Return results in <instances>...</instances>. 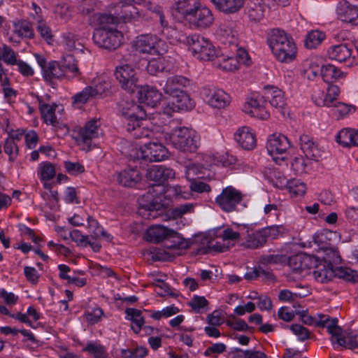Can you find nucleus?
<instances>
[{
  "mask_svg": "<svg viewBox=\"0 0 358 358\" xmlns=\"http://www.w3.org/2000/svg\"><path fill=\"white\" fill-rule=\"evenodd\" d=\"M147 178L155 182L149 187L148 192L138 198V213L145 220H153L162 214V211L170 205L171 200L165 195L166 180L175 177L173 169L162 166H153L148 169Z\"/></svg>",
  "mask_w": 358,
  "mask_h": 358,
  "instance_id": "nucleus-1",
  "label": "nucleus"
},
{
  "mask_svg": "<svg viewBox=\"0 0 358 358\" xmlns=\"http://www.w3.org/2000/svg\"><path fill=\"white\" fill-rule=\"evenodd\" d=\"M268 45L275 58L280 62H290L296 56V46L284 31L273 29L268 37Z\"/></svg>",
  "mask_w": 358,
  "mask_h": 358,
  "instance_id": "nucleus-2",
  "label": "nucleus"
},
{
  "mask_svg": "<svg viewBox=\"0 0 358 358\" xmlns=\"http://www.w3.org/2000/svg\"><path fill=\"white\" fill-rule=\"evenodd\" d=\"M187 45L194 56L199 60L213 61L219 57L220 50L203 36L196 34L189 36Z\"/></svg>",
  "mask_w": 358,
  "mask_h": 358,
  "instance_id": "nucleus-3",
  "label": "nucleus"
},
{
  "mask_svg": "<svg viewBox=\"0 0 358 358\" xmlns=\"http://www.w3.org/2000/svg\"><path fill=\"white\" fill-rule=\"evenodd\" d=\"M136 51L142 54L162 55L167 52L166 43L153 34H142L136 38L133 42Z\"/></svg>",
  "mask_w": 358,
  "mask_h": 358,
  "instance_id": "nucleus-4",
  "label": "nucleus"
},
{
  "mask_svg": "<svg viewBox=\"0 0 358 358\" xmlns=\"http://www.w3.org/2000/svg\"><path fill=\"white\" fill-rule=\"evenodd\" d=\"M122 115L124 117L129 132L140 130L141 121L146 117L145 109L134 101H124L120 105Z\"/></svg>",
  "mask_w": 358,
  "mask_h": 358,
  "instance_id": "nucleus-5",
  "label": "nucleus"
},
{
  "mask_svg": "<svg viewBox=\"0 0 358 358\" xmlns=\"http://www.w3.org/2000/svg\"><path fill=\"white\" fill-rule=\"evenodd\" d=\"M101 122L99 118H92L85 123L83 127H76L73 132L76 140L83 143L87 149H90L94 139L101 134Z\"/></svg>",
  "mask_w": 358,
  "mask_h": 358,
  "instance_id": "nucleus-6",
  "label": "nucleus"
},
{
  "mask_svg": "<svg viewBox=\"0 0 358 358\" xmlns=\"http://www.w3.org/2000/svg\"><path fill=\"white\" fill-rule=\"evenodd\" d=\"M167 155L166 149L160 143L150 142L145 143L139 150L134 151L131 155L134 162L142 160L145 162H159L165 159Z\"/></svg>",
  "mask_w": 358,
  "mask_h": 358,
  "instance_id": "nucleus-7",
  "label": "nucleus"
},
{
  "mask_svg": "<svg viewBox=\"0 0 358 358\" xmlns=\"http://www.w3.org/2000/svg\"><path fill=\"white\" fill-rule=\"evenodd\" d=\"M93 40L99 47L113 50L121 45L123 35L117 29H96L93 34Z\"/></svg>",
  "mask_w": 358,
  "mask_h": 358,
  "instance_id": "nucleus-8",
  "label": "nucleus"
},
{
  "mask_svg": "<svg viewBox=\"0 0 358 358\" xmlns=\"http://www.w3.org/2000/svg\"><path fill=\"white\" fill-rule=\"evenodd\" d=\"M170 141L176 149L184 152H194L198 148L193 132L186 127L176 129Z\"/></svg>",
  "mask_w": 358,
  "mask_h": 358,
  "instance_id": "nucleus-9",
  "label": "nucleus"
},
{
  "mask_svg": "<svg viewBox=\"0 0 358 358\" xmlns=\"http://www.w3.org/2000/svg\"><path fill=\"white\" fill-rule=\"evenodd\" d=\"M243 198L241 192L229 186L222 189V193L215 199V202L222 210L231 213L236 210L237 205L242 201Z\"/></svg>",
  "mask_w": 358,
  "mask_h": 358,
  "instance_id": "nucleus-10",
  "label": "nucleus"
},
{
  "mask_svg": "<svg viewBox=\"0 0 358 358\" xmlns=\"http://www.w3.org/2000/svg\"><path fill=\"white\" fill-rule=\"evenodd\" d=\"M115 75L122 88L130 93L138 88V77L136 71L129 64L116 68Z\"/></svg>",
  "mask_w": 358,
  "mask_h": 358,
  "instance_id": "nucleus-11",
  "label": "nucleus"
},
{
  "mask_svg": "<svg viewBox=\"0 0 358 358\" xmlns=\"http://www.w3.org/2000/svg\"><path fill=\"white\" fill-rule=\"evenodd\" d=\"M186 22L192 28L200 30L206 29L213 25L215 17L209 8L205 6H202L200 3Z\"/></svg>",
  "mask_w": 358,
  "mask_h": 358,
  "instance_id": "nucleus-12",
  "label": "nucleus"
},
{
  "mask_svg": "<svg viewBox=\"0 0 358 358\" xmlns=\"http://www.w3.org/2000/svg\"><path fill=\"white\" fill-rule=\"evenodd\" d=\"M35 57L41 68L43 77L46 82L52 83L54 80L61 79L64 77L62 65L57 62H48L44 57L38 54L35 55Z\"/></svg>",
  "mask_w": 358,
  "mask_h": 358,
  "instance_id": "nucleus-13",
  "label": "nucleus"
},
{
  "mask_svg": "<svg viewBox=\"0 0 358 358\" xmlns=\"http://www.w3.org/2000/svg\"><path fill=\"white\" fill-rule=\"evenodd\" d=\"M204 100L215 108H223L229 104V96L221 89L205 87L203 90Z\"/></svg>",
  "mask_w": 358,
  "mask_h": 358,
  "instance_id": "nucleus-14",
  "label": "nucleus"
},
{
  "mask_svg": "<svg viewBox=\"0 0 358 358\" xmlns=\"http://www.w3.org/2000/svg\"><path fill=\"white\" fill-rule=\"evenodd\" d=\"M262 99L268 101L272 107L282 112L287 106L285 92L275 86H266L263 90Z\"/></svg>",
  "mask_w": 358,
  "mask_h": 358,
  "instance_id": "nucleus-15",
  "label": "nucleus"
},
{
  "mask_svg": "<svg viewBox=\"0 0 358 358\" xmlns=\"http://www.w3.org/2000/svg\"><path fill=\"white\" fill-rule=\"evenodd\" d=\"M339 93L338 87L331 85L328 87L326 94L322 91L316 92L313 96V99L318 106L332 108L334 103L337 102V96Z\"/></svg>",
  "mask_w": 358,
  "mask_h": 358,
  "instance_id": "nucleus-16",
  "label": "nucleus"
},
{
  "mask_svg": "<svg viewBox=\"0 0 358 358\" xmlns=\"http://www.w3.org/2000/svg\"><path fill=\"white\" fill-rule=\"evenodd\" d=\"M290 147L288 138L282 134L271 135L267 142L266 148L269 154L276 160L275 155L283 154Z\"/></svg>",
  "mask_w": 358,
  "mask_h": 358,
  "instance_id": "nucleus-17",
  "label": "nucleus"
},
{
  "mask_svg": "<svg viewBox=\"0 0 358 358\" xmlns=\"http://www.w3.org/2000/svg\"><path fill=\"white\" fill-rule=\"evenodd\" d=\"M336 13L338 18L343 22L358 24V8L349 2L345 0L341 1L338 4Z\"/></svg>",
  "mask_w": 358,
  "mask_h": 358,
  "instance_id": "nucleus-18",
  "label": "nucleus"
},
{
  "mask_svg": "<svg viewBox=\"0 0 358 358\" xmlns=\"http://www.w3.org/2000/svg\"><path fill=\"white\" fill-rule=\"evenodd\" d=\"M189 84V80L182 76H172L167 78L163 87L164 92L171 96L184 91L183 88Z\"/></svg>",
  "mask_w": 358,
  "mask_h": 358,
  "instance_id": "nucleus-19",
  "label": "nucleus"
},
{
  "mask_svg": "<svg viewBox=\"0 0 358 358\" xmlns=\"http://www.w3.org/2000/svg\"><path fill=\"white\" fill-rule=\"evenodd\" d=\"M138 94L139 101L152 108L160 101L162 94L156 89L149 86H138Z\"/></svg>",
  "mask_w": 358,
  "mask_h": 358,
  "instance_id": "nucleus-20",
  "label": "nucleus"
},
{
  "mask_svg": "<svg viewBox=\"0 0 358 358\" xmlns=\"http://www.w3.org/2000/svg\"><path fill=\"white\" fill-rule=\"evenodd\" d=\"M235 139L244 150H250L256 147L255 134L249 127H243L238 129L235 134Z\"/></svg>",
  "mask_w": 358,
  "mask_h": 358,
  "instance_id": "nucleus-21",
  "label": "nucleus"
},
{
  "mask_svg": "<svg viewBox=\"0 0 358 358\" xmlns=\"http://www.w3.org/2000/svg\"><path fill=\"white\" fill-rule=\"evenodd\" d=\"M301 149L306 157L310 160L317 161L320 157V152L313 138L308 135L303 134L299 138Z\"/></svg>",
  "mask_w": 358,
  "mask_h": 358,
  "instance_id": "nucleus-22",
  "label": "nucleus"
},
{
  "mask_svg": "<svg viewBox=\"0 0 358 358\" xmlns=\"http://www.w3.org/2000/svg\"><path fill=\"white\" fill-rule=\"evenodd\" d=\"M262 97L261 99H258L257 97H252L249 99L243 106V111L250 114L251 116L257 117L259 119H267L269 114L262 106Z\"/></svg>",
  "mask_w": 358,
  "mask_h": 358,
  "instance_id": "nucleus-23",
  "label": "nucleus"
},
{
  "mask_svg": "<svg viewBox=\"0 0 358 358\" xmlns=\"http://www.w3.org/2000/svg\"><path fill=\"white\" fill-rule=\"evenodd\" d=\"M215 8L225 14L238 12L243 6L244 0H210Z\"/></svg>",
  "mask_w": 358,
  "mask_h": 358,
  "instance_id": "nucleus-24",
  "label": "nucleus"
},
{
  "mask_svg": "<svg viewBox=\"0 0 358 358\" xmlns=\"http://www.w3.org/2000/svg\"><path fill=\"white\" fill-rule=\"evenodd\" d=\"M175 10L182 15L185 21L199 6V0H174Z\"/></svg>",
  "mask_w": 358,
  "mask_h": 358,
  "instance_id": "nucleus-25",
  "label": "nucleus"
},
{
  "mask_svg": "<svg viewBox=\"0 0 358 358\" xmlns=\"http://www.w3.org/2000/svg\"><path fill=\"white\" fill-rule=\"evenodd\" d=\"M266 243L262 229H259L248 232L242 245L249 249H258L264 247Z\"/></svg>",
  "mask_w": 358,
  "mask_h": 358,
  "instance_id": "nucleus-26",
  "label": "nucleus"
},
{
  "mask_svg": "<svg viewBox=\"0 0 358 358\" xmlns=\"http://www.w3.org/2000/svg\"><path fill=\"white\" fill-rule=\"evenodd\" d=\"M141 180L139 171L135 169H127L118 175L119 182L124 187H134Z\"/></svg>",
  "mask_w": 358,
  "mask_h": 358,
  "instance_id": "nucleus-27",
  "label": "nucleus"
},
{
  "mask_svg": "<svg viewBox=\"0 0 358 358\" xmlns=\"http://www.w3.org/2000/svg\"><path fill=\"white\" fill-rule=\"evenodd\" d=\"M170 229L161 225L150 227L145 235L146 241L152 243H159L166 241Z\"/></svg>",
  "mask_w": 358,
  "mask_h": 358,
  "instance_id": "nucleus-28",
  "label": "nucleus"
},
{
  "mask_svg": "<svg viewBox=\"0 0 358 358\" xmlns=\"http://www.w3.org/2000/svg\"><path fill=\"white\" fill-rule=\"evenodd\" d=\"M164 245L167 249H187L189 247V243L182 238L177 232L170 229Z\"/></svg>",
  "mask_w": 358,
  "mask_h": 358,
  "instance_id": "nucleus-29",
  "label": "nucleus"
},
{
  "mask_svg": "<svg viewBox=\"0 0 358 358\" xmlns=\"http://www.w3.org/2000/svg\"><path fill=\"white\" fill-rule=\"evenodd\" d=\"M331 59L343 62L347 60L352 55V50L346 44H340L331 46L328 50Z\"/></svg>",
  "mask_w": 358,
  "mask_h": 358,
  "instance_id": "nucleus-30",
  "label": "nucleus"
},
{
  "mask_svg": "<svg viewBox=\"0 0 358 358\" xmlns=\"http://www.w3.org/2000/svg\"><path fill=\"white\" fill-rule=\"evenodd\" d=\"M313 274L315 279L321 283L327 282L335 277L334 269L324 262L315 267Z\"/></svg>",
  "mask_w": 358,
  "mask_h": 358,
  "instance_id": "nucleus-31",
  "label": "nucleus"
},
{
  "mask_svg": "<svg viewBox=\"0 0 358 358\" xmlns=\"http://www.w3.org/2000/svg\"><path fill=\"white\" fill-rule=\"evenodd\" d=\"M98 94L99 90L96 88L87 86L72 97V103L77 106L83 105L90 99L96 97Z\"/></svg>",
  "mask_w": 358,
  "mask_h": 358,
  "instance_id": "nucleus-32",
  "label": "nucleus"
},
{
  "mask_svg": "<svg viewBox=\"0 0 358 358\" xmlns=\"http://www.w3.org/2000/svg\"><path fill=\"white\" fill-rule=\"evenodd\" d=\"M173 101L172 104L176 106L178 110H188L193 108L194 106V101L190 98L189 95L185 91L180 92L176 95L172 96Z\"/></svg>",
  "mask_w": 358,
  "mask_h": 358,
  "instance_id": "nucleus-33",
  "label": "nucleus"
},
{
  "mask_svg": "<svg viewBox=\"0 0 358 358\" xmlns=\"http://www.w3.org/2000/svg\"><path fill=\"white\" fill-rule=\"evenodd\" d=\"M320 72L324 81L328 83H333L345 76V74L339 69L331 64L323 66Z\"/></svg>",
  "mask_w": 358,
  "mask_h": 358,
  "instance_id": "nucleus-34",
  "label": "nucleus"
},
{
  "mask_svg": "<svg viewBox=\"0 0 358 358\" xmlns=\"http://www.w3.org/2000/svg\"><path fill=\"white\" fill-rule=\"evenodd\" d=\"M87 221L88 228L90 233V235L89 236L90 238L94 240H97L101 236L106 237L108 239L110 238V236L106 234L96 220L89 216Z\"/></svg>",
  "mask_w": 358,
  "mask_h": 358,
  "instance_id": "nucleus-35",
  "label": "nucleus"
},
{
  "mask_svg": "<svg viewBox=\"0 0 358 358\" xmlns=\"http://www.w3.org/2000/svg\"><path fill=\"white\" fill-rule=\"evenodd\" d=\"M96 20L99 26L96 29H111L114 28L110 26L117 23L118 17L111 14L101 13L96 15Z\"/></svg>",
  "mask_w": 358,
  "mask_h": 358,
  "instance_id": "nucleus-36",
  "label": "nucleus"
},
{
  "mask_svg": "<svg viewBox=\"0 0 358 358\" xmlns=\"http://www.w3.org/2000/svg\"><path fill=\"white\" fill-rule=\"evenodd\" d=\"M39 108L42 117L46 124L52 126H56L58 124L55 108L49 104H43L40 106Z\"/></svg>",
  "mask_w": 358,
  "mask_h": 358,
  "instance_id": "nucleus-37",
  "label": "nucleus"
},
{
  "mask_svg": "<svg viewBox=\"0 0 358 358\" xmlns=\"http://www.w3.org/2000/svg\"><path fill=\"white\" fill-rule=\"evenodd\" d=\"M126 313L132 321V329L135 333H138L144 324V319L141 316V311L135 308H127Z\"/></svg>",
  "mask_w": 358,
  "mask_h": 358,
  "instance_id": "nucleus-38",
  "label": "nucleus"
},
{
  "mask_svg": "<svg viewBox=\"0 0 358 358\" xmlns=\"http://www.w3.org/2000/svg\"><path fill=\"white\" fill-rule=\"evenodd\" d=\"M258 278H262L263 280H273L274 275L271 272L265 271L261 267L252 268L244 275V278L247 280H254Z\"/></svg>",
  "mask_w": 358,
  "mask_h": 358,
  "instance_id": "nucleus-39",
  "label": "nucleus"
},
{
  "mask_svg": "<svg viewBox=\"0 0 358 358\" xmlns=\"http://www.w3.org/2000/svg\"><path fill=\"white\" fill-rule=\"evenodd\" d=\"M162 33L171 41V43H184L187 44L188 36H186L182 33L179 32L172 27L164 28Z\"/></svg>",
  "mask_w": 358,
  "mask_h": 358,
  "instance_id": "nucleus-40",
  "label": "nucleus"
},
{
  "mask_svg": "<svg viewBox=\"0 0 358 358\" xmlns=\"http://www.w3.org/2000/svg\"><path fill=\"white\" fill-rule=\"evenodd\" d=\"M340 346H344L350 349L358 348V334H352L351 333H343L342 336L337 339V343Z\"/></svg>",
  "mask_w": 358,
  "mask_h": 358,
  "instance_id": "nucleus-41",
  "label": "nucleus"
},
{
  "mask_svg": "<svg viewBox=\"0 0 358 358\" xmlns=\"http://www.w3.org/2000/svg\"><path fill=\"white\" fill-rule=\"evenodd\" d=\"M14 28V32L19 36L29 38L34 37L31 24L27 21L21 20L15 23Z\"/></svg>",
  "mask_w": 358,
  "mask_h": 358,
  "instance_id": "nucleus-42",
  "label": "nucleus"
},
{
  "mask_svg": "<svg viewBox=\"0 0 358 358\" xmlns=\"http://www.w3.org/2000/svg\"><path fill=\"white\" fill-rule=\"evenodd\" d=\"M261 229L266 241L269 238L276 239L282 236L286 231V228L283 225H272Z\"/></svg>",
  "mask_w": 358,
  "mask_h": 358,
  "instance_id": "nucleus-43",
  "label": "nucleus"
},
{
  "mask_svg": "<svg viewBox=\"0 0 358 358\" xmlns=\"http://www.w3.org/2000/svg\"><path fill=\"white\" fill-rule=\"evenodd\" d=\"M312 260L311 257L305 255H298L292 257L289 259V263L290 265L294 264V270L302 271L309 267L308 263Z\"/></svg>",
  "mask_w": 358,
  "mask_h": 358,
  "instance_id": "nucleus-44",
  "label": "nucleus"
},
{
  "mask_svg": "<svg viewBox=\"0 0 358 358\" xmlns=\"http://www.w3.org/2000/svg\"><path fill=\"white\" fill-rule=\"evenodd\" d=\"M325 34L318 30L310 31L306 36L305 45L308 48H315L324 39Z\"/></svg>",
  "mask_w": 358,
  "mask_h": 358,
  "instance_id": "nucleus-45",
  "label": "nucleus"
},
{
  "mask_svg": "<svg viewBox=\"0 0 358 358\" xmlns=\"http://www.w3.org/2000/svg\"><path fill=\"white\" fill-rule=\"evenodd\" d=\"M352 110L351 106L337 101L331 110V115L336 120H340L347 115Z\"/></svg>",
  "mask_w": 358,
  "mask_h": 358,
  "instance_id": "nucleus-46",
  "label": "nucleus"
},
{
  "mask_svg": "<svg viewBox=\"0 0 358 358\" xmlns=\"http://www.w3.org/2000/svg\"><path fill=\"white\" fill-rule=\"evenodd\" d=\"M217 66L226 71H233L238 69L237 58L235 57H225L220 56L217 58Z\"/></svg>",
  "mask_w": 358,
  "mask_h": 358,
  "instance_id": "nucleus-47",
  "label": "nucleus"
},
{
  "mask_svg": "<svg viewBox=\"0 0 358 358\" xmlns=\"http://www.w3.org/2000/svg\"><path fill=\"white\" fill-rule=\"evenodd\" d=\"M354 129H342L336 136V141L343 147L353 145Z\"/></svg>",
  "mask_w": 358,
  "mask_h": 358,
  "instance_id": "nucleus-48",
  "label": "nucleus"
},
{
  "mask_svg": "<svg viewBox=\"0 0 358 358\" xmlns=\"http://www.w3.org/2000/svg\"><path fill=\"white\" fill-rule=\"evenodd\" d=\"M324 327L327 329L328 332L331 335V341L333 343H337L338 338L342 336V329L338 325V320L336 318L329 320Z\"/></svg>",
  "mask_w": 358,
  "mask_h": 358,
  "instance_id": "nucleus-49",
  "label": "nucleus"
},
{
  "mask_svg": "<svg viewBox=\"0 0 358 358\" xmlns=\"http://www.w3.org/2000/svg\"><path fill=\"white\" fill-rule=\"evenodd\" d=\"M286 187L294 196H303L306 192V185L296 180H289Z\"/></svg>",
  "mask_w": 358,
  "mask_h": 358,
  "instance_id": "nucleus-50",
  "label": "nucleus"
},
{
  "mask_svg": "<svg viewBox=\"0 0 358 358\" xmlns=\"http://www.w3.org/2000/svg\"><path fill=\"white\" fill-rule=\"evenodd\" d=\"M226 324L227 326L234 329L236 331H253V328L248 326V324L242 319L236 318L235 317H229L227 321Z\"/></svg>",
  "mask_w": 358,
  "mask_h": 358,
  "instance_id": "nucleus-51",
  "label": "nucleus"
},
{
  "mask_svg": "<svg viewBox=\"0 0 358 358\" xmlns=\"http://www.w3.org/2000/svg\"><path fill=\"white\" fill-rule=\"evenodd\" d=\"M165 68L164 59L161 57L150 59L147 65V71L149 74L155 76L162 71Z\"/></svg>",
  "mask_w": 358,
  "mask_h": 358,
  "instance_id": "nucleus-52",
  "label": "nucleus"
},
{
  "mask_svg": "<svg viewBox=\"0 0 358 358\" xmlns=\"http://www.w3.org/2000/svg\"><path fill=\"white\" fill-rule=\"evenodd\" d=\"M286 260V256L283 255H264L259 257V263L263 265L278 264Z\"/></svg>",
  "mask_w": 358,
  "mask_h": 358,
  "instance_id": "nucleus-53",
  "label": "nucleus"
},
{
  "mask_svg": "<svg viewBox=\"0 0 358 358\" xmlns=\"http://www.w3.org/2000/svg\"><path fill=\"white\" fill-rule=\"evenodd\" d=\"M341 259L336 250L327 249L326 257H324V263L327 264L328 266L334 268V264L341 263Z\"/></svg>",
  "mask_w": 358,
  "mask_h": 358,
  "instance_id": "nucleus-54",
  "label": "nucleus"
},
{
  "mask_svg": "<svg viewBox=\"0 0 358 358\" xmlns=\"http://www.w3.org/2000/svg\"><path fill=\"white\" fill-rule=\"evenodd\" d=\"M247 13L250 20L258 22L264 16V11L260 4H249L248 6Z\"/></svg>",
  "mask_w": 358,
  "mask_h": 358,
  "instance_id": "nucleus-55",
  "label": "nucleus"
},
{
  "mask_svg": "<svg viewBox=\"0 0 358 358\" xmlns=\"http://www.w3.org/2000/svg\"><path fill=\"white\" fill-rule=\"evenodd\" d=\"M85 350L90 354L92 355L94 358H106L107 353L104 347L100 344L96 343H89Z\"/></svg>",
  "mask_w": 358,
  "mask_h": 358,
  "instance_id": "nucleus-56",
  "label": "nucleus"
},
{
  "mask_svg": "<svg viewBox=\"0 0 358 358\" xmlns=\"http://www.w3.org/2000/svg\"><path fill=\"white\" fill-rule=\"evenodd\" d=\"M62 70L64 74L63 78H66L67 79L79 78L81 75L76 64L62 65Z\"/></svg>",
  "mask_w": 358,
  "mask_h": 358,
  "instance_id": "nucleus-57",
  "label": "nucleus"
},
{
  "mask_svg": "<svg viewBox=\"0 0 358 358\" xmlns=\"http://www.w3.org/2000/svg\"><path fill=\"white\" fill-rule=\"evenodd\" d=\"M55 13L57 17L64 21H68L72 17L71 8L66 3L58 4L55 8Z\"/></svg>",
  "mask_w": 358,
  "mask_h": 358,
  "instance_id": "nucleus-58",
  "label": "nucleus"
},
{
  "mask_svg": "<svg viewBox=\"0 0 358 358\" xmlns=\"http://www.w3.org/2000/svg\"><path fill=\"white\" fill-rule=\"evenodd\" d=\"M4 152L9 155L10 161H13L18 154V148L15 142V138L10 137L6 139L4 144Z\"/></svg>",
  "mask_w": 358,
  "mask_h": 358,
  "instance_id": "nucleus-59",
  "label": "nucleus"
},
{
  "mask_svg": "<svg viewBox=\"0 0 358 358\" xmlns=\"http://www.w3.org/2000/svg\"><path fill=\"white\" fill-rule=\"evenodd\" d=\"M40 173L42 180H50L55 176L56 171L55 166L50 162H45L41 167Z\"/></svg>",
  "mask_w": 358,
  "mask_h": 358,
  "instance_id": "nucleus-60",
  "label": "nucleus"
},
{
  "mask_svg": "<svg viewBox=\"0 0 358 358\" xmlns=\"http://www.w3.org/2000/svg\"><path fill=\"white\" fill-rule=\"evenodd\" d=\"M194 209V205L192 203L181 204L173 209L172 215L175 218L181 217L185 214L192 213Z\"/></svg>",
  "mask_w": 358,
  "mask_h": 358,
  "instance_id": "nucleus-61",
  "label": "nucleus"
},
{
  "mask_svg": "<svg viewBox=\"0 0 358 358\" xmlns=\"http://www.w3.org/2000/svg\"><path fill=\"white\" fill-rule=\"evenodd\" d=\"M3 60L10 65H15L17 63V54L13 49L7 45L3 47Z\"/></svg>",
  "mask_w": 358,
  "mask_h": 358,
  "instance_id": "nucleus-62",
  "label": "nucleus"
},
{
  "mask_svg": "<svg viewBox=\"0 0 358 358\" xmlns=\"http://www.w3.org/2000/svg\"><path fill=\"white\" fill-rule=\"evenodd\" d=\"M271 178L274 185L278 188L282 189L287 186L289 181L283 176V174L275 170L271 173Z\"/></svg>",
  "mask_w": 358,
  "mask_h": 358,
  "instance_id": "nucleus-63",
  "label": "nucleus"
},
{
  "mask_svg": "<svg viewBox=\"0 0 358 358\" xmlns=\"http://www.w3.org/2000/svg\"><path fill=\"white\" fill-rule=\"evenodd\" d=\"M291 166L296 174H302L306 172L307 164L302 157H296L292 160Z\"/></svg>",
  "mask_w": 358,
  "mask_h": 358,
  "instance_id": "nucleus-64",
  "label": "nucleus"
}]
</instances>
